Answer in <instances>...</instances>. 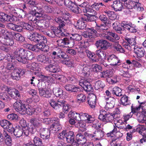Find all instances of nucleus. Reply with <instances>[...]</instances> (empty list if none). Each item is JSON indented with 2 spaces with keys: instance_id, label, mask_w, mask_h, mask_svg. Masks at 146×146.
<instances>
[{
  "instance_id": "obj_60",
  "label": "nucleus",
  "mask_w": 146,
  "mask_h": 146,
  "mask_svg": "<svg viewBox=\"0 0 146 146\" xmlns=\"http://www.w3.org/2000/svg\"><path fill=\"white\" fill-rule=\"evenodd\" d=\"M118 68V70L119 72V74L125 77H128L129 76L128 72L126 71L125 69L120 67L119 66L117 67Z\"/></svg>"
},
{
  "instance_id": "obj_27",
  "label": "nucleus",
  "mask_w": 146,
  "mask_h": 146,
  "mask_svg": "<svg viewBox=\"0 0 146 146\" xmlns=\"http://www.w3.org/2000/svg\"><path fill=\"white\" fill-rule=\"evenodd\" d=\"M112 7L116 11H121L123 8V5L120 1L116 0L113 2Z\"/></svg>"
},
{
  "instance_id": "obj_55",
  "label": "nucleus",
  "mask_w": 146,
  "mask_h": 146,
  "mask_svg": "<svg viewBox=\"0 0 146 146\" xmlns=\"http://www.w3.org/2000/svg\"><path fill=\"white\" fill-rule=\"evenodd\" d=\"M61 13L62 14V20H63V22L64 24L66 23H67L66 21H69V19L70 17V14L67 12H65L64 11L63 12V11H62Z\"/></svg>"
},
{
  "instance_id": "obj_14",
  "label": "nucleus",
  "mask_w": 146,
  "mask_h": 146,
  "mask_svg": "<svg viewBox=\"0 0 146 146\" xmlns=\"http://www.w3.org/2000/svg\"><path fill=\"white\" fill-rule=\"evenodd\" d=\"M121 26L127 29L130 32L135 33L137 31L136 26L130 22L123 21L121 23Z\"/></svg>"
},
{
  "instance_id": "obj_12",
  "label": "nucleus",
  "mask_w": 146,
  "mask_h": 146,
  "mask_svg": "<svg viewBox=\"0 0 146 146\" xmlns=\"http://www.w3.org/2000/svg\"><path fill=\"white\" fill-rule=\"evenodd\" d=\"M90 81L89 79H81L80 81L79 84L85 91L90 92L92 90L93 88Z\"/></svg>"
},
{
  "instance_id": "obj_52",
  "label": "nucleus",
  "mask_w": 146,
  "mask_h": 146,
  "mask_svg": "<svg viewBox=\"0 0 146 146\" xmlns=\"http://www.w3.org/2000/svg\"><path fill=\"white\" fill-rule=\"evenodd\" d=\"M102 69V66L100 65L97 64H93L90 68V70L91 71L95 72H98L101 70Z\"/></svg>"
},
{
  "instance_id": "obj_49",
  "label": "nucleus",
  "mask_w": 146,
  "mask_h": 146,
  "mask_svg": "<svg viewBox=\"0 0 146 146\" xmlns=\"http://www.w3.org/2000/svg\"><path fill=\"white\" fill-rule=\"evenodd\" d=\"M104 12L107 14L110 20H115L117 18L116 15L113 11L106 10L104 11Z\"/></svg>"
},
{
  "instance_id": "obj_51",
  "label": "nucleus",
  "mask_w": 146,
  "mask_h": 146,
  "mask_svg": "<svg viewBox=\"0 0 146 146\" xmlns=\"http://www.w3.org/2000/svg\"><path fill=\"white\" fill-rule=\"evenodd\" d=\"M113 48L118 52L124 53L125 51L122 46L117 42L114 43L113 45Z\"/></svg>"
},
{
  "instance_id": "obj_59",
  "label": "nucleus",
  "mask_w": 146,
  "mask_h": 146,
  "mask_svg": "<svg viewBox=\"0 0 146 146\" xmlns=\"http://www.w3.org/2000/svg\"><path fill=\"white\" fill-rule=\"evenodd\" d=\"M112 26L113 29L117 32L121 33V31L122 30L120 25L117 22H115L112 24Z\"/></svg>"
},
{
  "instance_id": "obj_17",
  "label": "nucleus",
  "mask_w": 146,
  "mask_h": 146,
  "mask_svg": "<svg viewBox=\"0 0 146 146\" xmlns=\"http://www.w3.org/2000/svg\"><path fill=\"white\" fill-rule=\"evenodd\" d=\"M42 10L41 8L39 9L38 11L36 12L35 13V16H33L34 19H32L31 20L32 21H35L36 19V17H42L44 19L46 20H49L51 19V17L49 15H46L44 13H42Z\"/></svg>"
},
{
  "instance_id": "obj_29",
  "label": "nucleus",
  "mask_w": 146,
  "mask_h": 146,
  "mask_svg": "<svg viewBox=\"0 0 146 146\" xmlns=\"http://www.w3.org/2000/svg\"><path fill=\"white\" fill-rule=\"evenodd\" d=\"M139 109V107H136L133 108H132L131 111L129 114L124 115L123 116V118L124 122L127 123V121L132 117L134 113L136 114L135 113L137 112V110Z\"/></svg>"
},
{
  "instance_id": "obj_8",
  "label": "nucleus",
  "mask_w": 146,
  "mask_h": 146,
  "mask_svg": "<svg viewBox=\"0 0 146 146\" xmlns=\"http://www.w3.org/2000/svg\"><path fill=\"white\" fill-rule=\"evenodd\" d=\"M32 65L33 68V70L35 71V74L41 78L42 81L47 82H53V79L52 77L42 74L41 68H40L38 64L34 63L32 64Z\"/></svg>"
},
{
  "instance_id": "obj_1",
  "label": "nucleus",
  "mask_w": 146,
  "mask_h": 146,
  "mask_svg": "<svg viewBox=\"0 0 146 146\" xmlns=\"http://www.w3.org/2000/svg\"><path fill=\"white\" fill-rule=\"evenodd\" d=\"M29 39L37 44L35 45L28 44L27 46L28 48L33 51L38 52L40 50L43 52H47L49 50V47L45 44L47 42L46 38L37 33L31 34Z\"/></svg>"
},
{
  "instance_id": "obj_56",
  "label": "nucleus",
  "mask_w": 146,
  "mask_h": 146,
  "mask_svg": "<svg viewBox=\"0 0 146 146\" xmlns=\"http://www.w3.org/2000/svg\"><path fill=\"white\" fill-rule=\"evenodd\" d=\"M7 118L10 121H17L18 120V116L14 113H12L9 114L7 115Z\"/></svg>"
},
{
  "instance_id": "obj_9",
  "label": "nucleus",
  "mask_w": 146,
  "mask_h": 146,
  "mask_svg": "<svg viewBox=\"0 0 146 146\" xmlns=\"http://www.w3.org/2000/svg\"><path fill=\"white\" fill-rule=\"evenodd\" d=\"M46 33L48 36L52 38L56 36L60 37L65 35L62 29L51 26H50V29L47 31Z\"/></svg>"
},
{
  "instance_id": "obj_2",
  "label": "nucleus",
  "mask_w": 146,
  "mask_h": 146,
  "mask_svg": "<svg viewBox=\"0 0 146 146\" xmlns=\"http://www.w3.org/2000/svg\"><path fill=\"white\" fill-rule=\"evenodd\" d=\"M69 115L72 117L79 121L78 123L79 126L80 127H85L87 125L86 124L88 125L90 124L94 120L93 117L86 113H78L75 111H70L69 113Z\"/></svg>"
},
{
  "instance_id": "obj_28",
  "label": "nucleus",
  "mask_w": 146,
  "mask_h": 146,
  "mask_svg": "<svg viewBox=\"0 0 146 146\" xmlns=\"http://www.w3.org/2000/svg\"><path fill=\"white\" fill-rule=\"evenodd\" d=\"M64 88L66 90L70 92H76L80 91V88L78 86H76L70 84L65 85Z\"/></svg>"
},
{
  "instance_id": "obj_19",
  "label": "nucleus",
  "mask_w": 146,
  "mask_h": 146,
  "mask_svg": "<svg viewBox=\"0 0 146 146\" xmlns=\"http://www.w3.org/2000/svg\"><path fill=\"white\" fill-rule=\"evenodd\" d=\"M106 104L105 108L107 110H109L113 108L115 105V99L112 97L105 98Z\"/></svg>"
},
{
  "instance_id": "obj_47",
  "label": "nucleus",
  "mask_w": 146,
  "mask_h": 146,
  "mask_svg": "<svg viewBox=\"0 0 146 146\" xmlns=\"http://www.w3.org/2000/svg\"><path fill=\"white\" fill-rule=\"evenodd\" d=\"M121 104L124 106H126L131 104L128 97L126 95H124L121 97Z\"/></svg>"
},
{
  "instance_id": "obj_62",
  "label": "nucleus",
  "mask_w": 146,
  "mask_h": 146,
  "mask_svg": "<svg viewBox=\"0 0 146 146\" xmlns=\"http://www.w3.org/2000/svg\"><path fill=\"white\" fill-rule=\"evenodd\" d=\"M78 101L83 102L85 101L86 99V96L83 94H78L76 96Z\"/></svg>"
},
{
  "instance_id": "obj_32",
  "label": "nucleus",
  "mask_w": 146,
  "mask_h": 146,
  "mask_svg": "<svg viewBox=\"0 0 146 146\" xmlns=\"http://www.w3.org/2000/svg\"><path fill=\"white\" fill-rule=\"evenodd\" d=\"M119 129H118L117 128H114L112 131L110 133H108L107 135L108 137H112L115 135L117 138H119L122 137L123 134L119 131Z\"/></svg>"
},
{
  "instance_id": "obj_5",
  "label": "nucleus",
  "mask_w": 146,
  "mask_h": 146,
  "mask_svg": "<svg viewBox=\"0 0 146 146\" xmlns=\"http://www.w3.org/2000/svg\"><path fill=\"white\" fill-rule=\"evenodd\" d=\"M13 107L16 111L22 114L27 113L29 115H31L34 111V109L31 106L22 104L18 101H17L14 103Z\"/></svg>"
},
{
  "instance_id": "obj_23",
  "label": "nucleus",
  "mask_w": 146,
  "mask_h": 146,
  "mask_svg": "<svg viewBox=\"0 0 146 146\" xmlns=\"http://www.w3.org/2000/svg\"><path fill=\"white\" fill-rule=\"evenodd\" d=\"M25 71L24 69L21 68H19L18 70L14 71V75L12 74L11 77L13 79L18 80L20 76H23L25 74Z\"/></svg>"
},
{
  "instance_id": "obj_21",
  "label": "nucleus",
  "mask_w": 146,
  "mask_h": 146,
  "mask_svg": "<svg viewBox=\"0 0 146 146\" xmlns=\"http://www.w3.org/2000/svg\"><path fill=\"white\" fill-rule=\"evenodd\" d=\"M114 127H116L118 129H123L125 127V124L123 121L119 118H114Z\"/></svg>"
},
{
  "instance_id": "obj_48",
  "label": "nucleus",
  "mask_w": 146,
  "mask_h": 146,
  "mask_svg": "<svg viewBox=\"0 0 146 146\" xmlns=\"http://www.w3.org/2000/svg\"><path fill=\"white\" fill-rule=\"evenodd\" d=\"M121 89L118 87H115L112 91L111 93L113 95H115L117 96H120L122 95Z\"/></svg>"
},
{
  "instance_id": "obj_36",
  "label": "nucleus",
  "mask_w": 146,
  "mask_h": 146,
  "mask_svg": "<svg viewBox=\"0 0 146 146\" xmlns=\"http://www.w3.org/2000/svg\"><path fill=\"white\" fill-rule=\"evenodd\" d=\"M8 93L9 95L12 98L20 97L19 92L18 91L14 88H10L8 91Z\"/></svg>"
},
{
  "instance_id": "obj_35",
  "label": "nucleus",
  "mask_w": 146,
  "mask_h": 146,
  "mask_svg": "<svg viewBox=\"0 0 146 146\" xmlns=\"http://www.w3.org/2000/svg\"><path fill=\"white\" fill-rule=\"evenodd\" d=\"M7 26L10 29L18 32H21L23 29V27L22 26L12 23H9L8 24Z\"/></svg>"
},
{
  "instance_id": "obj_16",
  "label": "nucleus",
  "mask_w": 146,
  "mask_h": 146,
  "mask_svg": "<svg viewBox=\"0 0 146 146\" xmlns=\"http://www.w3.org/2000/svg\"><path fill=\"white\" fill-rule=\"evenodd\" d=\"M84 135L86 136L89 137H95L96 140H99L103 137L104 133L102 130L100 129L96 130L93 135L90 133L89 132L85 133Z\"/></svg>"
},
{
  "instance_id": "obj_46",
  "label": "nucleus",
  "mask_w": 146,
  "mask_h": 146,
  "mask_svg": "<svg viewBox=\"0 0 146 146\" xmlns=\"http://www.w3.org/2000/svg\"><path fill=\"white\" fill-rule=\"evenodd\" d=\"M139 0H129L128 3L126 4V6L129 9H133L135 5L139 3Z\"/></svg>"
},
{
  "instance_id": "obj_54",
  "label": "nucleus",
  "mask_w": 146,
  "mask_h": 146,
  "mask_svg": "<svg viewBox=\"0 0 146 146\" xmlns=\"http://www.w3.org/2000/svg\"><path fill=\"white\" fill-rule=\"evenodd\" d=\"M105 86V84L103 82L100 81H98L95 82L94 86L96 90H98L101 88H103Z\"/></svg>"
},
{
  "instance_id": "obj_42",
  "label": "nucleus",
  "mask_w": 146,
  "mask_h": 146,
  "mask_svg": "<svg viewBox=\"0 0 146 146\" xmlns=\"http://www.w3.org/2000/svg\"><path fill=\"white\" fill-rule=\"evenodd\" d=\"M136 115L137 116V120L140 123H144L146 121V114L142 111L141 113H137Z\"/></svg>"
},
{
  "instance_id": "obj_37",
  "label": "nucleus",
  "mask_w": 146,
  "mask_h": 146,
  "mask_svg": "<svg viewBox=\"0 0 146 146\" xmlns=\"http://www.w3.org/2000/svg\"><path fill=\"white\" fill-rule=\"evenodd\" d=\"M3 133L4 139H5L6 144L8 146H11L12 145V141L8 133L6 131H4Z\"/></svg>"
},
{
  "instance_id": "obj_25",
  "label": "nucleus",
  "mask_w": 146,
  "mask_h": 146,
  "mask_svg": "<svg viewBox=\"0 0 146 146\" xmlns=\"http://www.w3.org/2000/svg\"><path fill=\"white\" fill-rule=\"evenodd\" d=\"M108 35H105L103 37L104 38L107 39L112 42L114 41V39L118 40L119 39V37L116 34L111 32L108 33Z\"/></svg>"
},
{
  "instance_id": "obj_10",
  "label": "nucleus",
  "mask_w": 146,
  "mask_h": 146,
  "mask_svg": "<svg viewBox=\"0 0 146 146\" xmlns=\"http://www.w3.org/2000/svg\"><path fill=\"white\" fill-rule=\"evenodd\" d=\"M100 113L99 119L105 122H111L114 119L113 115L110 113H107L104 110H100Z\"/></svg>"
},
{
  "instance_id": "obj_43",
  "label": "nucleus",
  "mask_w": 146,
  "mask_h": 146,
  "mask_svg": "<svg viewBox=\"0 0 146 146\" xmlns=\"http://www.w3.org/2000/svg\"><path fill=\"white\" fill-rule=\"evenodd\" d=\"M136 131L143 136H145L146 135V128L145 126L143 125H139L137 126L136 130H135L134 131Z\"/></svg>"
},
{
  "instance_id": "obj_3",
  "label": "nucleus",
  "mask_w": 146,
  "mask_h": 146,
  "mask_svg": "<svg viewBox=\"0 0 146 146\" xmlns=\"http://www.w3.org/2000/svg\"><path fill=\"white\" fill-rule=\"evenodd\" d=\"M13 54L14 58L23 64L26 63L29 60H32L34 57L31 52L22 48L16 50L14 52Z\"/></svg>"
},
{
  "instance_id": "obj_11",
  "label": "nucleus",
  "mask_w": 146,
  "mask_h": 146,
  "mask_svg": "<svg viewBox=\"0 0 146 146\" xmlns=\"http://www.w3.org/2000/svg\"><path fill=\"white\" fill-rule=\"evenodd\" d=\"M51 123L52 124L49 128V131L52 133H56L61 128L59 120L58 118L52 119L51 121Z\"/></svg>"
},
{
  "instance_id": "obj_39",
  "label": "nucleus",
  "mask_w": 146,
  "mask_h": 146,
  "mask_svg": "<svg viewBox=\"0 0 146 146\" xmlns=\"http://www.w3.org/2000/svg\"><path fill=\"white\" fill-rule=\"evenodd\" d=\"M0 21L5 22V21H11L13 20L11 16L3 12H0Z\"/></svg>"
},
{
  "instance_id": "obj_20",
  "label": "nucleus",
  "mask_w": 146,
  "mask_h": 146,
  "mask_svg": "<svg viewBox=\"0 0 146 146\" xmlns=\"http://www.w3.org/2000/svg\"><path fill=\"white\" fill-rule=\"evenodd\" d=\"M25 126L24 125L23 128H21L20 126L18 125L16 127L13 132L14 135L17 137H20L22 136L23 133L26 135H28L29 133H25L24 130Z\"/></svg>"
},
{
  "instance_id": "obj_45",
  "label": "nucleus",
  "mask_w": 146,
  "mask_h": 146,
  "mask_svg": "<svg viewBox=\"0 0 146 146\" xmlns=\"http://www.w3.org/2000/svg\"><path fill=\"white\" fill-rule=\"evenodd\" d=\"M53 92L55 96L62 97L63 95V92L62 89L59 88H54L53 89Z\"/></svg>"
},
{
  "instance_id": "obj_6",
  "label": "nucleus",
  "mask_w": 146,
  "mask_h": 146,
  "mask_svg": "<svg viewBox=\"0 0 146 146\" xmlns=\"http://www.w3.org/2000/svg\"><path fill=\"white\" fill-rule=\"evenodd\" d=\"M55 97L50 99L49 102L51 106L53 109L56 110H58L59 109L63 106V111L64 113H67L69 110L70 106L68 104H66L65 101L63 99L60 98L59 99L57 102H56Z\"/></svg>"
},
{
  "instance_id": "obj_7",
  "label": "nucleus",
  "mask_w": 146,
  "mask_h": 146,
  "mask_svg": "<svg viewBox=\"0 0 146 146\" xmlns=\"http://www.w3.org/2000/svg\"><path fill=\"white\" fill-rule=\"evenodd\" d=\"M42 118L40 117H34L30 119V122L31 125L29 127L26 126L24 130L25 133H35L36 131V128L41 126Z\"/></svg>"
},
{
  "instance_id": "obj_34",
  "label": "nucleus",
  "mask_w": 146,
  "mask_h": 146,
  "mask_svg": "<svg viewBox=\"0 0 146 146\" xmlns=\"http://www.w3.org/2000/svg\"><path fill=\"white\" fill-rule=\"evenodd\" d=\"M108 44L107 42L104 40H99L97 41L96 43V45L97 47H100L104 50L106 49Z\"/></svg>"
},
{
  "instance_id": "obj_31",
  "label": "nucleus",
  "mask_w": 146,
  "mask_h": 146,
  "mask_svg": "<svg viewBox=\"0 0 146 146\" xmlns=\"http://www.w3.org/2000/svg\"><path fill=\"white\" fill-rule=\"evenodd\" d=\"M37 59L38 61L43 64H49L51 62L47 56L42 54L39 55L37 57Z\"/></svg>"
},
{
  "instance_id": "obj_24",
  "label": "nucleus",
  "mask_w": 146,
  "mask_h": 146,
  "mask_svg": "<svg viewBox=\"0 0 146 146\" xmlns=\"http://www.w3.org/2000/svg\"><path fill=\"white\" fill-rule=\"evenodd\" d=\"M41 137L44 139H48L50 137V131L47 129L41 128L39 130Z\"/></svg>"
},
{
  "instance_id": "obj_53",
  "label": "nucleus",
  "mask_w": 146,
  "mask_h": 146,
  "mask_svg": "<svg viewBox=\"0 0 146 146\" xmlns=\"http://www.w3.org/2000/svg\"><path fill=\"white\" fill-rule=\"evenodd\" d=\"M85 52L87 54L88 57L90 58L93 62H95L97 60H96V55L94 53L88 50H86Z\"/></svg>"
},
{
  "instance_id": "obj_38",
  "label": "nucleus",
  "mask_w": 146,
  "mask_h": 146,
  "mask_svg": "<svg viewBox=\"0 0 146 146\" xmlns=\"http://www.w3.org/2000/svg\"><path fill=\"white\" fill-rule=\"evenodd\" d=\"M44 84V82H39L38 84V90L40 95L45 97L46 96L45 95L46 90H44V88L45 87Z\"/></svg>"
},
{
  "instance_id": "obj_63",
  "label": "nucleus",
  "mask_w": 146,
  "mask_h": 146,
  "mask_svg": "<svg viewBox=\"0 0 146 146\" xmlns=\"http://www.w3.org/2000/svg\"><path fill=\"white\" fill-rule=\"evenodd\" d=\"M100 73V75L101 77L106 78L107 79L111 76V74L108 71L101 72Z\"/></svg>"
},
{
  "instance_id": "obj_44",
  "label": "nucleus",
  "mask_w": 146,
  "mask_h": 146,
  "mask_svg": "<svg viewBox=\"0 0 146 146\" xmlns=\"http://www.w3.org/2000/svg\"><path fill=\"white\" fill-rule=\"evenodd\" d=\"M111 76H112V74ZM107 80L110 84H114L120 81V78L119 76L114 75L112 76H111L107 79Z\"/></svg>"
},
{
  "instance_id": "obj_18",
  "label": "nucleus",
  "mask_w": 146,
  "mask_h": 146,
  "mask_svg": "<svg viewBox=\"0 0 146 146\" xmlns=\"http://www.w3.org/2000/svg\"><path fill=\"white\" fill-rule=\"evenodd\" d=\"M87 31H84L82 34L84 37L93 38L96 35V31L92 28H88Z\"/></svg>"
},
{
  "instance_id": "obj_4",
  "label": "nucleus",
  "mask_w": 146,
  "mask_h": 146,
  "mask_svg": "<svg viewBox=\"0 0 146 146\" xmlns=\"http://www.w3.org/2000/svg\"><path fill=\"white\" fill-rule=\"evenodd\" d=\"M72 35L70 37V39L65 38L57 40V42L58 46L63 47L68 45V47H72L74 44V40H80L82 39L81 36L78 34H72Z\"/></svg>"
},
{
  "instance_id": "obj_13",
  "label": "nucleus",
  "mask_w": 146,
  "mask_h": 146,
  "mask_svg": "<svg viewBox=\"0 0 146 146\" xmlns=\"http://www.w3.org/2000/svg\"><path fill=\"white\" fill-rule=\"evenodd\" d=\"M107 60L110 64L114 67H118L120 62V60L116 56L113 54L110 55L108 57Z\"/></svg>"
},
{
  "instance_id": "obj_64",
  "label": "nucleus",
  "mask_w": 146,
  "mask_h": 146,
  "mask_svg": "<svg viewBox=\"0 0 146 146\" xmlns=\"http://www.w3.org/2000/svg\"><path fill=\"white\" fill-rule=\"evenodd\" d=\"M140 104L139 106L137 107H139V109L137 110V112H138V111L140 110L141 108L142 111L144 113H145L146 114V101L141 103Z\"/></svg>"
},
{
  "instance_id": "obj_50",
  "label": "nucleus",
  "mask_w": 146,
  "mask_h": 146,
  "mask_svg": "<svg viewBox=\"0 0 146 146\" xmlns=\"http://www.w3.org/2000/svg\"><path fill=\"white\" fill-rule=\"evenodd\" d=\"M11 32H9L7 30L3 29H1L0 31V35L2 36L1 37L2 40L5 38L8 37L9 36L11 35Z\"/></svg>"
},
{
  "instance_id": "obj_30",
  "label": "nucleus",
  "mask_w": 146,
  "mask_h": 146,
  "mask_svg": "<svg viewBox=\"0 0 146 146\" xmlns=\"http://www.w3.org/2000/svg\"><path fill=\"white\" fill-rule=\"evenodd\" d=\"M82 17L81 19H79L76 22H75L74 25L77 29H84L86 26V24H85L84 21Z\"/></svg>"
},
{
  "instance_id": "obj_61",
  "label": "nucleus",
  "mask_w": 146,
  "mask_h": 146,
  "mask_svg": "<svg viewBox=\"0 0 146 146\" xmlns=\"http://www.w3.org/2000/svg\"><path fill=\"white\" fill-rule=\"evenodd\" d=\"M25 2L29 5H30L31 6H34V7L35 8L34 10H36L35 12L38 11L39 9L36 7L35 6L36 4V3L33 1V0H25Z\"/></svg>"
},
{
  "instance_id": "obj_40",
  "label": "nucleus",
  "mask_w": 146,
  "mask_h": 146,
  "mask_svg": "<svg viewBox=\"0 0 146 146\" xmlns=\"http://www.w3.org/2000/svg\"><path fill=\"white\" fill-rule=\"evenodd\" d=\"M11 35L10 36L7 38H5L2 40V38H0V41L1 43H4L6 45L11 46L14 43V42Z\"/></svg>"
},
{
  "instance_id": "obj_41",
  "label": "nucleus",
  "mask_w": 146,
  "mask_h": 146,
  "mask_svg": "<svg viewBox=\"0 0 146 146\" xmlns=\"http://www.w3.org/2000/svg\"><path fill=\"white\" fill-rule=\"evenodd\" d=\"M11 35L12 38L17 40L21 42H23L25 40V38L20 34L19 33H16L14 32H11Z\"/></svg>"
},
{
  "instance_id": "obj_26",
  "label": "nucleus",
  "mask_w": 146,
  "mask_h": 146,
  "mask_svg": "<svg viewBox=\"0 0 146 146\" xmlns=\"http://www.w3.org/2000/svg\"><path fill=\"white\" fill-rule=\"evenodd\" d=\"M46 70L50 72L55 73L59 72L60 69L59 66L57 64H50L49 65L46 66L45 67Z\"/></svg>"
},
{
  "instance_id": "obj_57",
  "label": "nucleus",
  "mask_w": 146,
  "mask_h": 146,
  "mask_svg": "<svg viewBox=\"0 0 146 146\" xmlns=\"http://www.w3.org/2000/svg\"><path fill=\"white\" fill-rule=\"evenodd\" d=\"M77 143L81 145L84 144L86 141V139L85 137L83 135H79L77 137Z\"/></svg>"
},
{
  "instance_id": "obj_15",
  "label": "nucleus",
  "mask_w": 146,
  "mask_h": 146,
  "mask_svg": "<svg viewBox=\"0 0 146 146\" xmlns=\"http://www.w3.org/2000/svg\"><path fill=\"white\" fill-rule=\"evenodd\" d=\"M66 139L67 142L70 143L73 146H78V144L74 139V132L70 131L67 133L66 136Z\"/></svg>"
},
{
  "instance_id": "obj_58",
  "label": "nucleus",
  "mask_w": 146,
  "mask_h": 146,
  "mask_svg": "<svg viewBox=\"0 0 146 146\" xmlns=\"http://www.w3.org/2000/svg\"><path fill=\"white\" fill-rule=\"evenodd\" d=\"M83 11L84 13H87L88 14H90L89 13H90V15L94 16L96 14V11L91 8L86 7L83 9Z\"/></svg>"
},
{
  "instance_id": "obj_33",
  "label": "nucleus",
  "mask_w": 146,
  "mask_h": 146,
  "mask_svg": "<svg viewBox=\"0 0 146 146\" xmlns=\"http://www.w3.org/2000/svg\"><path fill=\"white\" fill-rule=\"evenodd\" d=\"M134 49V52L139 57L143 56L144 55L145 50L143 48H139L137 46H135Z\"/></svg>"
},
{
  "instance_id": "obj_22",
  "label": "nucleus",
  "mask_w": 146,
  "mask_h": 146,
  "mask_svg": "<svg viewBox=\"0 0 146 146\" xmlns=\"http://www.w3.org/2000/svg\"><path fill=\"white\" fill-rule=\"evenodd\" d=\"M96 53L97 56H96V60H97L95 62L103 61L106 58V53L103 51L98 50L96 51Z\"/></svg>"
}]
</instances>
